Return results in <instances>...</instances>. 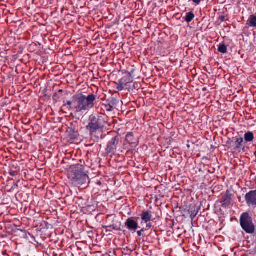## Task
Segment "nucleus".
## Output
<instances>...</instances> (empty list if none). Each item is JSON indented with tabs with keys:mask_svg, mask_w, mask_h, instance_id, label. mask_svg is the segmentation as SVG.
<instances>
[{
	"mask_svg": "<svg viewBox=\"0 0 256 256\" xmlns=\"http://www.w3.org/2000/svg\"><path fill=\"white\" fill-rule=\"evenodd\" d=\"M109 118L104 114L98 115L92 114L88 118V123L86 126V130L90 136H93L96 132L100 130H108L111 124L108 122Z\"/></svg>",
	"mask_w": 256,
	"mask_h": 256,
	"instance_id": "1",
	"label": "nucleus"
},
{
	"mask_svg": "<svg viewBox=\"0 0 256 256\" xmlns=\"http://www.w3.org/2000/svg\"><path fill=\"white\" fill-rule=\"evenodd\" d=\"M96 97L93 94L87 96L82 94H76V114H82L94 108Z\"/></svg>",
	"mask_w": 256,
	"mask_h": 256,
	"instance_id": "2",
	"label": "nucleus"
},
{
	"mask_svg": "<svg viewBox=\"0 0 256 256\" xmlns=\"http://www.w3.org/2000/svg\"><path fill=\"white\" fill-rule=\"evenodd\" d=\"M240 222L242 230L247 234H252L255 230V226L252 218L248 212H243L240 218Z\"/></svg>",
	"mask_w": 256,
	"mask_h": 256,
	"instance_id": "3",
	"label": "nucleus"
},
{
	"mask_svg": "<svg viewBox=\"0 0 256 256\" xmlns=\"http://www.w3.org/2000/svg\"><path fill=\"white\" fill-rule=\"evenodd\" d=\"M71 176L73 184L76 186L80 187L88 182H90L88 176L82 169H76L72 172Z\"/></svg>",
	"mask_w": 256,
	"mask_h": 256,
	"instance_id": "4",
	"label": "nucleus"
},
{
	"mask_svg": "<svg viewBox=\"0 0 256 256\" xmlns=\"http://www.w3.org/2000/svg\"><path fill=\"white\" fill-rule=\"evenodd\" d=\"M120 139L118 136L113 137L110 140L106 148V152L108 154H115L116 153L117 146L119 144Z\"/></svg>",
	"mask_w": 256,
	"mask_h": 256,
	"instance_id": "5",
	"label": "nucleus"
},
{
	"mask_svg": "<svg viewBox=\"0 0 256 256\" xmlns=\"http://www.w3.org/2000/svg\"><path fill=\"white\" fill-rule=\"evenodd\" d=\"M133 81V78L130 72H127L125 75L118 81V84L117 90L118 91H122L124 89L125 86L128 84L132 82Z\"/></svg>",
	"mask_w": 256,
	"mask_h": 256,
	"instance_id": "6",
	"label": "nucleus"
},
{
	"mask_svg": "<svg viewBox=\"0 0 256 256\" xmlns=\"http://www.w3.org/2000/svg\"><path fill=\"white\" fill-rule=\"evenodd\" d=\"M232 196V194L228 190L224 194H222V198L219 202L222 208H226L230 206Z\"/></svg>",
	"mask_w": 256,
	"mask_h": 256,
	"instance_id": "7",
	"label": "nucleus"
},
{
	"mask_svg": "<svg viewBox=\"0 0 256 256\" xmlns=\"http://www.w3.org/2000/svg\"><path fill=\"white\" fill-rule=\"evenodd\" d=\"M245 200L248 206H256V190L250 191L245 196Z\"/></svg>",
	"mask_w": 256,
	"mask_h": 256,
	"instance_id": "8",
	"label": "nucleus"
},
{
	"mask_svg": "<svg viewBox=\"0 0 256 256\" xmlns=\"http://www.w3.org/2000/svg\"><path fill=\"white\" fill-rule=\"evenodd\" d=\"M126 140L132 146L136 148L139 144L138 138L132 132H128L126 136Z\"/></svg>",
	"mask_w": 256,
	"mask_h": 256,
	"instance_id": "9",
	"label": "nucleus"
},
{
	"mask_svg": "<svg viewBox=\"0 0 256 256\" xmlns=\"http://www.w3.org/2000/svg\"><path fill=\"white\" fill-rule=\"evenodd\" d=\"M125 226L128 230L134 232H135L139 227L138 223L134 220L133 217L129 218L126 220Z\"/></svg>",
	"mask_w": 256,
	"mask_h": 256,
	"instance_id": "10",
	"label": "nucleus"
},
{
	"mask_svg": "<svg viewBox=\"0 0 256 256\" xmlns=\"http://www.w3.org/2000/svg\"><path fill=\"white\" fill-rule=\"evenodd\" d=\"M76 95H74L72 98V100H68L66 104H64V106L68 105L70 106V109L74 111L76 114Z\"/></svg>",
	"mask_w": 256,
	"mask_h": 256,
	"instance_id": "11",
	"label": "nucleus"
},
{
	"mask_svg": "<svg viewBox=\"0 0 256 256\" xmlns=\"http://www.w3.org/2000/svg\"><path fill=\"white\" fill-rule=\"evenodd\" d=\"M152 218L151 212L148 211H144L141 214V218L145 223L150 221Z\"/></svg>",
	"mask_w": 256,
	"mask_h": 256,
	"instance_id": "12",
	"label": "nucleus"
},
{
	"mask_svg": "<svg viewBox=\"0 0 256 256\" xmlns=\"http://www.w3.org/2000/svg\"><path fill=\"white\" fill-rule=\"evenodd\" d=\"M246 24L250 27H256V16L254 14L250 15Z\"/></svg>",
	"mask_w": 256,
	"mask_h": 256,
	"instance_id": "13",
	"label": "nucleus"
},
{
	"mask_svg": "<svg viewBox=\"0 0 256 256\" xmlns=\"http://www.w3.org/2000/svg\"><path fill=\"white\" fill-rule=\"evenodd\" d=\"M236 148L238 149L241 148L243 146L244 139L242 137L236 136Z\"/></svg>",
	"mask_w": 256,
	"mask_h": 256,
	"instance_id": "14",
	"label": "nucleus"
},
{
	"mask_svg": "<svg viewBox=\"0 0 256 256\" xmlns=\"http://www.w3.org/2000/svg\"><path fill=\"white\" fill-rule=\"evenodd\" d=\"M68 132V136L72 140H76L79 136V134L77 131L74 130L72 128H70Z\"/></svg>",
	"mask_w": 256,
	"mask_h": 256,
	"instance_id": "15",
	"label": "nucleus"
},
{
	"mask_svg": "<svg viewBox=\"0 0 256 256\" xmlns=\"http://www.w3.org/2000/svg\"><path fill=\"white\" fill-rule=\"evenodd\" d=\"M254 139V135L252 132H248L244 134V140L246 142H251Z\"/></svg>",
	"mask_w": 256,
	"mask_h": 256,
	"instance_id": "16",
	"label": "nucleus"
},
{
	"mask_svg": "<svg viewBox=\"0 0 256 256\" xmlns=\"http://www.w3.org/2000/svg\"><path fill=\"white\" fill-rule=\"evenodd\" d=\"M195 16L192 12H187L186 14V16L185 18V20L189 23L191 22L194 18Z\"/></svg>",
	"mask_w": 256,
	"mask_h": 256,
	"instance_id": "17",
	"label": "nucleus"
},
{
	"mask_svg": "<svg viewBox=\"0 0 256 256\" xmlns=\"http://www.w3.org/2000/svg\"><path fill=\"white\" fill-rule=\"evenodd\" d=\"M102 106V108L104 109V110L108 112H111L112 111L114 108V104L112 102H109L108 104H103Z\"/></svg>",
	"mask_w": 256,
	"mask_h": 256,
	"instance_id": "18",
	"label": "nucleus"
},
{
	"mask_svg": "<svg viewBox=\"0 0 256 256\" xmlns=\"http://www.w3.org/2000/svg\"><path fill=\"white\" fill-rule=\"evenodd\" d=\"M218 52L226 54L227 52V46L224 44H220L218 48Z\"/></svg>",
	"mask_w": 256,
	"mask_h": 256,
	"instance_id": "19",
	"label": "nucleus"
},
{
	"mask_svg": "<svg viewBox=\"0 0 256 256\" xmlns=\"http://www.w3.org/2000/svg\"><path fill=\"white\" fill-rule=\"evenodd\" d=\"M104 228H112L113 230H120V227H119L116 225H114V224L104 226Z\"/></svg>",
	"mask_w": 256,
	"mask_h": 256,
	"instance_id": "20",
	"label": "nucleus"
},
{
	"mask_svg": "<svg viewBox=\"0 0 256 256\" xmlns=\"http://www.w3.org/2000/svg\"><path fill=\"white\" fill-rule=\"evenodd\" d=\"M8 173H9L10 175L12 176H16V172L15 171H14V170H10Z\"/></svg>",
	"mask_w": 256,
	"mask_h": 256,
	"instance_id": "21",
	"label": "nucleus"
},
{
	"mask_svg": "<svg viewBox=\"0 0 256 256\" xmlns=\"http://www.w3.org/2000/svg\"><path fill=\"white\" fill-rule=\"evenodd\" d=\"M144 232V228H142L140 230L137 232V234L138 236H140L142 235V232Z\"/></svg>",
	"mask_w": 256,
	"mask_h": 256,
	"instance_id": "22",
	"label": "nucleus"
},
{
	"mask_svg": "<svg viewBox=\"0 0 256 256\" xmlns=\"http://www.w3.org/2000/svg\"><path fill=\"white\" fill-rule=\"evenodd\" d=\"M219 20L222 22H224V21H226V18L224 16H220Z\"/></svg>",
	"mask_w": 256,
	"mask_h": 256,
	"instance_id": "23",
	"label": "nucleus"
},
{
	"mask_svg": "<svg viewBox=\"0 0 256 256\" xmlns=\"http://www.w3.org/2000/svg\"><path fill=\"white\" fill-rule=\"evenodd\" d=\"M152 223L149 222V223L147 224H146V228H148V229H149V228H152Z\"/></svg>",
	"mask_w": 256,
	"mask_h": 256,
	"instance_id": "24",
	"label": "nucleus"
},
{
	"mask_svg": "<svg viewBox=\"0 0 256 256\" xmlns=\"http://www.w3.org/2000/svg\"><path fill=\"white\" fill-rule=\"evenodd\" d=\"M206 88H202V91H203V92H205V91H206Z\"/></svg>",
	"mask_w": 256,
	"mask_h": 256,
	"instance_id": "25",
	"label": "nucleus"
},
{
	"mask_svg": "<svg viewBox=\"0 0 256 256\" xmlns=\"http://www.w3.org/2000/svg\"><path fill=\"white\" fill-rule=\"evenodd\" d=\"M63 90H58V92H62Z\"/></svg>",
	"mask_w": 256,
	"mask_h": 256,
	"instance_id": "26",
	"label": "nucleus"
},
{
	"mask_svg": "<svg viewBox=\"0 0 256 256\" xmlns=\"http://www.w3.org/2000/svg\"><path fill=\"white\" fill-rule=\"evenodd\" d=\"M242 150H243L244 152V151H245V148H244V147H243V148H242Z\"/></svg>",
	"mask_w": 256,
	"mask_h": 256,
	"instance_id": "27",
	"label": "nucleus"
}]
</instances>
